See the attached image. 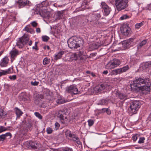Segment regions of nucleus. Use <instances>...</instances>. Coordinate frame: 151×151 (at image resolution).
Here are the masks:
<instances>
[{
  "instance_id": "f257e3e1",
  "label": "nucleus",
  "mask_w": 151,
  "mask_h": 151,
  "mask_svg": "<svg viewBox=\"0 0 151 151\" xmlns=\"http://www.w3.org/2000/svg\"><path fill=\"white\" fill-rule=\"evenodd\" d=\"M68 47L71 49H77L83 45V40L81 38L75 37H71L68 41Z\"/></svg>"
},
{
  "instance_id": "f03ea898",
  "label": "nucleus",
  "mask_w": 151,
  "mask_h": 151,
  "mask_svg": "<svg viewBox=\"0 0 151 151\" xmlns=\"http://www.w3.org/2000/svg\"><path fill=\"white\" fill-rule=\"evenodd\" d=\"M29 40V37L28 34H24L22 36L18 39L16 46L19 48H22L28 42Z\"/></svg>"
},
{
  "instance_id": "7ed1b4c3",
  "label": "nucleus",
  "mask_w": 151,
  "mask_h": 151,
  "mask_svg": "<svg viewBox=\"0 0 151 151\" xmlns=\"http://www.w3.org/2000/svg\"><path fill=\"white\" fill-rule=\"evenodd\" d=\"M128 0H115V4L116 10L119 11L126 8L128 6Z\"/></svg>"
},
{
  "instance_id": "20e7f679",
  "label": "nucleus",
  "mask_w": 151,
  "mask_h": 151,
  "mask_svg": "<svg viewBox=\"0 0 151 151\" xmlns=\"http://www.w3.org/2000/svg\"><path fill=\"white\" fill-rule=\"evenodd\" d=\"M121 63V61L119 59H114L108 63L106 65L107 69H114L119 66Z\"/></svg>"
},
{
  "instance_id": "39448f33",
  "label": "nucleus",
  "mask_w": 151,
  "mask_h": 151,
  "mask_svg": "<svg viewBox=\"0 0 151 151\" xmlns=\"http://www.w3.org/2000/svg\"><path fill=\"white\" fill-rule=\"evenodd\" d=\"M46 3L45 1L42 2L41 4H38L36 6V8L35 9V14H38L42 17H45L46 15L45 14V12L42 11V9H41L43 7H45L47 4H45Z\"/></svg>"
},
{
  "instance_id": "423d86ee",
  "label": "nucleus",
  "mask_w": 151,
  "mask_h": 151,
  "mask_svg": "<svg viewBox=\"0 0 151 151\" xmlns=\"http://www.w3.org/2000/svg\"><path fill=\"white\" fill-rule=\"evenodd\" d=\"M140 107V103L139 101H133L130 103L129 111L132 113H134L137 111Z\"/></svg>"
},
{
  "instance_id": "0eeeda50",
  "label": "nucleus",
  "mask_w": 151,
  "mask_h": 151,
  "mask_svg": "<svg viewBox=\"0 0 151 151\" xmlns=\"http://www.w3.org/2000/svg\"><path fill=\"white\" fill-rule=\"evenodd\" d=\"M145 84L146 85L140 87L139 89L142 91H145V94H147L150 92L151 89L150 88L151 82L149 78H148L147 81L146 82V83Z\"/></svg>"
},
{
  "instance_id": "6e6552de",
  "label": "nucleus",
  "mask_w": 151,
  "mask_h": 151,
  "mask_svg": "<svg viewBox=\"0 0 151 151\" xmlns=\"http://www.w3.org/2000/svg\"><path fill=\"white\" fill-rule=\"evenodd\" d=\"M130 68L128 65H126L120 68H118L112 70V75H117L125 72Z\"/></svg>"
},
{
  "instance_id": "1a4fd4ad",
  "label": "nucleus",
  "mask_w": 151,
  "mask_h": 151,
  "mask_svg": "<svg viewBox=\"0 0 151 151\" xmlns=\"http://www.w3.org/2000/svg\"><path fill=\"white\" fill-rule=\"evenodd\" d=\"M66 91L67 92L70 93L72 95L78 94L80 92L76 86L73 85L67 87Z\"/></svg>"
},
{
  "instance_id": "9d476101",
  "label": "nucleus",
  "mask_w": 151,
  "mask_h": 151,
  "mask_svg": "<svg viewBox=\"0 0 151 151\" xmlns=\"http://www.w3.org/2000/svg\"><path fill=\"white\" fill-rule=\"evenodd\" d=\"M148 78H146L145 80L144 79L141 78H136L135 80H134V83L131 86V87L132 86H135L136 87H138V88H139L140 86H139V85L141 84H145L146 83V81H147Z\"/></svg>"
},
{
  "instance_id": "9b49d317",
  "label": "nucleus",
  "mask_w": 151,
  "mask_h": 151,
  "mask_svg": "<svg viewBox=\"0 0 151 151\" xmlns=\"http://www.w3.org/2000/svg\"><path fill=\"white\" fill-rule=\"evenodd\" d=\"M101 6L104 11V15L105 16L108 15L111 11V8L105 2H101Z\"/></svg>"
},
{
  "instance_id": "f8f14e48",
  "label": "nucleus",
  "mask_w": 151,
  "mask_h": 151,
  "mask_svg": "<svg viewBox=\"0 0 151 151\" xmlns=\"http://www.w3.org/2000/svg\"><path fill=\"white\" fill-rule=\"evenodd\" d=\"M65 115L64 112L61 111H58L57 116L60 119L61 122L64 124H66L67 122V119L66 117L64 116Z\"/></svg>"
},
{
  "instance_id": "ddd939ff",
  "label": "nucleus",
  "mask_w": 151,
  "mask_h": 151,
  "mask_svg": "<svg viewBox=\"0 0 151 151\" xmlns=\"http://www.w3.org/2000/svg\"><path fill=\"white\" fill-rule=\"evenodd\" d=\"M130 29L127 25H124L121 28V31L123 35L125 36L128 35Z\"/></svg>"
},
{
  "instance_id": "4468645a",
  "label": "nucleus",
  "mask_w": 151,
  "mask_h": 151,
  "mask_svg": "<svg viewBox=\"0 0 151 151\" xmlns=\"http://www.w3.org/2000/svg\"><path fill=\"white\" fill-rule=\"evenodd\" d=\"M105 88L106 86L104 84L98 85L93 88V92L96 93H100Z\"/></svg>"
},
{
  "instance_id": "2eb2a0df",
  "label": "nucleus",
  "mask_w": 151,
  "mask_h": 151,
  "mask_svg": "<svg viewBox=\"0 0 151 151\" xmlns=\"http://www.w3.org/2000/svg\"><path fill=\"white\" fill-rule=\"evenodd\" d=\"M29 2V1L27 0H18L16 2L19 8H22L25 6L28 5Z\"/></svg>"
},
{
  "instance_id": "dca6fc26",
  "label": "nucleus",
  "mask_w": 151,
  "mask_h": 151,
  "mask_svg": "<svg viewBox=\"0 0 151 151\" xmlns=\"http://www.w3.org/2000/svg\"><path fill=\"white\" fill-rule=\"evenodd\" d=\"M133 38H130L128 40H126L123 41L122 44L123 47L125 49L129 48L131 43L133 41Z\"/></svg>"
},
{
  "instance_id": "f3484780",
  "label": "nucleus",
  "mask_w": 151,
  "mask_h": 151,
  "mask_svg": "<svg viewBox=\"0 0 151 151\" xmlns=\"http://www.w3.org/2000/svg\"><path fill=\"white\" fill-rule=\"evenodd\" d=\"M101 14L98 13H96L92 15V19L91 22H93L95 23H97L98 20L101 18Z\"/></svg>"
},
{
  "instance_id": "a211bd4d",
  "label": "nucleus",
  "mask_w": 151,
  "mask_h": 151,
  "mask_svg": "<svg viewBox=\"0 0 151 151\" xmlns=\"http://www.w3.org/2000/svg\"><path fill=\"white\" fill-rule=\"evenodd\" d=\"M8 57L6 56L3 58L1 60L0 65L2 67H6L7 66L9 62Z\"/></svg>"
},
{
  "instance_id": "6ab92c4d",
  "label": "nucleus",
  "mask_w": 151,
  "mask_h": 151,
  "mask_svg": "<svg viewBox=\"0 0 151 151\" xmlns=\"http://www.w3.org/2000/svg\"><path fill=\"white\" fill-rule=\"evenodd\" d=\"M10 54L11 55V57L12 58L11 60L12 61V59L13 60L15 59V58L19 55V52L18 50H12L10 52Z\"/></svg>"
},
{
  "instance_id": "aec40b11",
  "label": "nucleus",
  "mask_w": 151,
  "mask_h": 151,
  "mask_svg": "<svg viewBox=\"0 0 151 151\" xmlns=\"http://www.w3.org/2000/svg\"><path fill=\"white\" fill-rule=\"evenodd\" d=\"M71 138H72L73 140L78 145H80L81 144L80 141L79 140V138L75 134H73Z\"/></svg>"
},
{
  "instance_id": "412c9836",
  "label": "nucleus",
  "mask_w": 151,
  "mask_h": 151,
  "mask_svg": "<svg viewBox=\"0 0 151 151\" xmlns=\"http://www.w3.org/2000/svg\"><path fill=\"white\" fill-rule=\"evenodd\" d=\"M147 40H143L140 42H139L137 45V48L138 50L140 49L143 45H145L147 43Z\"/></svg>"
},
{
  "instance_id": "4be33fe9",
  "label": "nucleus",
  "mask_w": 151,
  "mask_h": 151,
  "mask_svg": "<svg viewBox=\"0 0 151 151\" xmlns=\"http://www.w3.org/2000/svg\"><path fill=\"white\" fill-rule=\"evenodd\" d=\"M89 2L87 0H84L82 3L81 7L85 9H87L88 8L87 6L89 5Z\"/></svg>"
},
{
  "instance_id": "5701e85b",
  "label": "nucleus",
  "mask_w": 151,
  "mask_h": 151,
  "mask_svg": "<svg viewBox=\"0 0 151 151\" xmlns=\"http://www.w3.org/2000/svg\"><path fill=\"white\" fill-rule=\"evenodd\" d=\"M15 109L17 118H19L20 116L22 115L23 112L17 107H16Z\"/></svg>"
},
{
  "instance_id": "b1692460",
  "label": "nucleus",
  "mask_w": 151,
  "mask_h": 151,
  "mask_svg": "<svg viewBox=\"0 0 151 151\" xmlns=\"http://www.w3.org/2000/svg\"><path fill=\"white\" fill-rule=\"evenodd\" d=\"M64 52L63 51H61L59 52L57 54L55 55V59L57 60L60 59L62 57V55H63Z\"/></svg>"
},
{
  "instance_id": "393cba45",
  "label": "nucleus",
  "mask_w": 151,
  "mask_h": 151,
  "mask_svg": "<svg viewBox=\"0 0 151 151\" xmlns=\"http://www.w3.org/2000/svg\"><path fill=\"white\" fill-rule=\"evenodd\" d=\"M23 30L26 31L27 32L30 33L31 34H32L34 32L33 29L30 28L29 26H26L23 29Z\"/></svg>"
},
{
  "instance_id": "a878e982",
  "label": "nucleus",
  "mask_w": 151,
  "mask_h": 151,
  "mask_svg": "<svg viewBox=\"0 0 151 151\" xmlns=\"http://www.w3.org/2000/svg\"><path fill=\"white\" fill-rule=\"evenodd\" d=\"M10 70V69L9 68L6 70H1L0 71V77L2 75H6L7 74L9 73L10 72H9V71Z\"/></svg>"
},
{
  "instance_id": "bb28decb",
  "label": "nucleus",
  "mask_w": 151,
  "mask_h": 151,
  "mask_svg": "<svg viewBox=\"0 0 151 151\" xmlns=\"http://www.w3.org/2000/svg\"><path fill=\"white\" fill-rule=\"evenodd\" d=\"M119 97L121 100H125L127 99V96L125 94H124L121 93H119Z\"/></svg>"
},
{
  "instance_id": "cd10ccee",
  "label": "nucleus",
  "mask_w": 151,
  "mask_h": 151,
  "mask_svg": "<svg viewBox=\"0 0 151 151\" xmlns=\"http://www.w3.org/2000/svg\"><path fill=\"white\" fill-rule=\"evenodd\" d=\"M70 59L72 60H76L78 59L77 54L75 53L72 54L70 55Z\"/></svg>"
},
{
  "instance_id": "c85d7f7f",
  "label": "nucleus",
  "mask_w": 151,
  "mask_h": 151,
  "mask_svg": "<svg viewBox=\"0 0 151 151\" xmlns=\"http://www.w3.org/2000/svg\"><path fill=\"white\" fill-rule=\"evenodd\" d=\"M50 62V59L48 58H45L43 60V63L44 65H47Z\"/></svg>"
},
{
  "instance_id": "c756f323",
  "label": "nucleus",
  "mask_w": 151,
  "mask_h": 151,
  "mask_svg": "<svg viewBox=\"0 0 151 151\" xmlns=\"http://www.w3.org/2000/svg\"><path fill=\"white\" fill-rule=\"evenodd\" d=\"M108 103V101L106 100L102 99L98 104L100 105H104Z\"/></svg>"
},
{
  "instance_id": "7c9ffc66",
  "label": "nucleus",
  "mask_w": 151,
  "mask_h": 151,
  "mask_svg": "<svg viewBox=\"0 0 151 151\" xmlns=\"http://www.w3.org/2000/svg\"><path fill=\"white\" fill-rule=\"evenodd\" d=\"M151 66V62H147L144 64L143 68H147Z\"/></svg>"
},
{
  "instance_id": "2f4dec72",
  "label": "nucleus",
  "mask_w": 151,
  "mask_h": 151,
  "mask_svg": "<svg viewBox=\"0 0 151 151\" xmlns=\"http://www.w3.org/2000/svg\"><path fill=\"white\" fill-rule=\"evenodd\" d=\"M56 102L57 104H61L65 102V101L63 100L61 98H60V99L59 98L56 100Z\"/></svg>"
},
{
  "instance_id": "473e14b6",
  "label": "nucleus",
  "mask_w": 151,
  "mask_h": 151,
  "mask_svg": "<svg viewBox=\"0 0 151 151\" xmlns=\"http://www.w3.org/2000/svg\"><path fill=\"white\" fill-rule=\"evenodd\" d=\"M25 123L28 129L30 128L32 126V123L29 120L28 121L26 120Z\"/></svg>"
},
{
  "instance_id": "72a5a7b5",
  "label": "nucleus",
  "mask_w": 151,
  "mask_h": 151,
  "mask_svg": "<svg viewBox=\"0 0 151 151\" xmlns=\"http://www.w3.org/2000/svg\"><path fill=\"white\" fill-rule=\"evenodd\" d=\"M143 22H142L140 23H137L135 24V28L137 29H139L143 25Z\"/></svg>"
},
{
  "instance_id": "f704fd0d",
  "label": "nucleus",
  "mask_w": 151,
  "mask_h": 151,
  "mask_svg": "<svg viewBox=\"0 0 151 151\" xmlns=\"http://www.w3.org/2000/svg\"><path fill=\"white\" fill-rule=\"evenodd\" d=\"M73 134L70 131L67 130L65 132V135L66 137L69 136L70 137H71Z\"/></svg>"
},
{
  "instance_id": "c9c22d12",
  "label": "nucleus",
  "mask_w": 151,
  "mask_h": 151,
  "mask_svg": "<svg viewBox=\"0 0 151 151\" xmlns=\"http://www.w3.org/2000/svg\"><path fill=\"white\" fill-rule=\"evenodd\" d=\"M42 39L43 41L46 42L49 39V37L47 36H42Z\"/></svg>"
},
{
  "instance_id": "e433bc0d",
  "label": "nucleus",
  "mask_w": 151,
  "mask_h": 151,
  "mask_svg": "<svg viewBox=\"0 0 151 151\" xmlns=\"http://www.w3.org/2000/svg\"><path fill=\"white\" fill-rule=\"evenodd\" d=\"M129 16L127 15V14H124L120 18V19L121 20H123L124 19H126L129 18Z\"/></svg>"
},
{
  "instance_id": "4c0bfd02",
  "label": "nucleus",
  "mask_w": 151,
  "mask_h": 151,
  "mask_svg": "<svg viewBox=\"0 0 151 151\" xmlns=\"http://www.w3.org/2000/svg\"><path fill=\"white\" fill-rule=\"evenodd\" d=\"M1 112H2V114H3V116H0V118H4L6 115V112H5L3 109H0V114H1Z\"/></svg>"
},
{
  "instance_id": "58836bf2",
  "label": "nucleus",
  "mask_w": 151,
  "mask_h": 151,
  "mask_svg": "<svg viewBox=\"0 0 151 151\" xmlns=\"http://www.w3.org/2000/svg\"><path fill=\"white\" fill-rule=\"evenodd\" d=\"M34 114L35 116L40 119H42V116L39 113L35 112Z\"/></svg>"
},
{
  "instance_id": "ea45409f",
  "label": "nucleus",
  "mask_w": 151,
  "mask_h": 151,
  "mask_svg": "<svg viewBox=\"0 0 151 151\" xmlns=\"http://www.w3.org/2000/svg\"><path fill=\"white\" fill-rule=\"evenodd\" d=\"M29 146L31 147L32 148L34 149V147L35 146V142L30 141H29Z\"/></svg>"
},
{
  "instance_id": "a19ab883",
  "label": "nucleus",
  "mask_w": 151,
  "mask_h": 151,
  "mask_svg": "<svg viewBox=\"0 0 151 151\" xmlns=\"http://www.w3.org/2000/svg\"><path fill=\"white\" fill-rule=\"evenodd\" d=\"M35 146L34 147V149H37L40 147L41 145L40 144L36 142H35Z\"/></svg>"
},
{
  "instance_id": "79ce46f5",
  "label": "nucleus",
  "mask_w": 151,
  "mask_h": 151,
  "mask_svg": "<svg viewBox=\"0 0 151 151\" xmlns=\"http://www.w3.org/2000/svg\"><path fill=\"white\" fill-rule=\"evenodd\" d=\"M7 130V128H5L3 126H0V133L3 131H6Z\"/></svg>"
},
{
  "instance_id": "37998d69",
  "label": "nucleus",
  "mask_w": 151,
  "mask_h": 151,
  "mask_svg": "<svg viewBox=\"0 0 151 151\" xmlns=\"http://www.w3.org/2000/svg\"><path fill=\"white\" fill-rule=\"evenodd\" d=\"M145 138L144 137H140L138 143L139 144H141L144 143Z\"/></svg>"
},
{
  "instance_id": "c03bdc74",
  "label": "nucleus",
  "mask_w": 151,
  "mask_h": 151,
  "mask_svg": "<svg viewBox=\"0 0 151 151\" xmlns=\"http://www.w3.org/2000/svg\"><path fill=\"white\" fill-rule=\"evenodd\" d=\"M88 125L90 127L94 123V121L91 119H89L88 121Z\"/></svg>"
},
{
  "instance_id": "a18cd8bd",
  "label": "nucleus",
  "mask_w": 151,
  "mask_h": 151,
  "mask_svg": "<svg viewBox=\"0 0 151 151\" xmlns=\"http://www.w3.org/2000/svg\"><path fill=\"white\" fill-rule=\"evenodd\" d=\"M52 131L53 130L50 127H48L46 129V132L48 134L51 133Z\"/></svg>"
},
{
  "instance_id": "49530a36",
  "label": "nucleus",
  "mask_w": 151,
  "mask_h": 151,
  "mask_svg": "<svg viewBox=\"0 0 151 151\" xmlns=\"http://www.w3.org/2000/svg\"><path fill=\"white\" fill-rule=\"evenodd\" d=\"M60 151H73L72 148H65L60 150Z\"/></svg>"
},
{
  "instance_id": "de8ad7c7",
  "label": "nucleus",
  "mask_w": 151,
  "mask_h": 151,
  "mask_svg": "<svg viewBox=\"0 0 151 151\" xmlns=\"http://www.w3.org/2000/svg\"><path fill=\"white\" fill-rule=\"evenodd\" d=\"M39 83L38 82H37L35 81L34 82L33 81H32L31 82V83L32 85L34 86H37Z\"/></svg>"
},
{
  "instance_id": "09e8293b",
  "label": "nucleus",
  "mask_w": 151,
  "mask_h": 151,
  "mask_svg": "<svg viewBox=\"0 0 151 151\" xmlns=\"http://www.w3.org/2000/svg\"><path fill=\"white\" fill-rule=\"evenodd\" d=\"M78 55L79 56H80L81 55H83L84 54V52L83 50H79V51H78Z\"/></svg>"
},
{
  "instance_id": "8fccbe9b",
  "label": "nucleus",
  "mask_w": 151,
  "mask_h": 151,
  "mask_svg": "<svg viewBox=\"0 0 151 151\" xmlns=\"http://www.w3.org/2000/svg\"><path fill=\"white\" fill-rule=\"evenodd\" d=\"M5 138L4 135L3 134L0 135V141H3L5 139Z\"/></svg>"
},
{
  "instance_id": "3c124183",
  "label": "nucleus",
  "mask_w": 151,
  "mask_h": 151,
  "mask_svg": "<svg viewBox=\"0 0 151 151\" xmlns=\"http://www.w3.org/2000/svg\"><path fill=\"white\" fill-rule=\"evenodd\" d=\"M9 78L11 80H14L17 78V76L16 75H14L12 76H9Z\"/></svg>"
},
{
  "instance_id": "603ef678",
  "label": "nucleus",
  "mask_w": 151,
  "mask_h": 151,
  "mask_svg": "<svg viewBox=\"0 0 151 151\" xmlns=\"http://www.w3.org/2000/svg\"><path fill=\"white\" fill-rule=\"evenodd\" d=\"M80 59L81 60H85L86 58V56L84 55L80 56Z\"/></svg>"
},
{
  "instance_id": "864d4df0",
  "label": "nucleus",
  "mask_w": 151,
  "mask_h": 151,
  "mask_svg": "<svg viewBox=\"0 0 151 151\" xmlns=\"http://www.w3.org/2000/svg\"><path fill=\"white\" fill-rule=\"evenodd\" d=\"M3 134L4 135L5 138L7 136H10V138L12 136L10 132H7L5 134Z\"/></svg>"
},
{
  "instance_id": "5fc2aeb1",
  "label": "nucleus",
  "mask_w": 151,
  "mask_h": 151,
  "mask_svg": "<svg viewBox=\"0 0 151 151\" xmlns=\"http://www.w3.org/2000/svg\"><path fill=\"white\" fill-rule=\"evenodd\" d=\"M132 139L134 142H135L137 139V135H134L132 137Z\"/></svg>"
},
{
  "instance_id": "6e6d98bb",
  "label": "nucleus",
  "mask_w": 151,
  "mask_h": 151,
  "mask_svg": "<svg viewBox=\"0 0 151 151\" xmlns=\"http://www.w3.org/2000/svg\"><path fill=\"white\" fill-rule=\"evenodd\" d=\"M55 126L56 129H57L59 128L60 125L59 123H58L57 122H56L55 124Z\"/></svg>"
},
{
  "instance_id": "4d7b16f0",
  "label": "nucleus",
  "mask_w": 151,
  "mask_h": 151,
  "mask_svg": "<svg viewBox=\"0 0 151 151\" xmlns=\"http://www.w3.org/2000/svg\"><path fill=\"white\" fill-rule=\"evenodd\" d=\"M32 25L34 27H35L37 26V23L35 22H33L32 23Z\"/></svg>"
},
{
  "instance_id": "13d9d810",
  "label": "nucleus",
  "mask_w": 151,
  "mask_h": 151,
  "mask_svg": "<svg viewBox=\"0 0 151 151\" xmlns=\"http://www.w3.org/2000/svg\"><path fill=\"white\" fill-rule=\"evenodd\" d=\"M124 102V101H119V106L121 107L122 106Z\"/></svg>"
},
{
  "instance_id": "bf43d9fd",
  "label": "nucleus",
  "mask_w": 151,
  "mask_h": 151,
  "mask_svg": "<svg viewBox=\"0 0 151 151\" xmlns=\"http://www.w3.org/2000/svg\"><path fill=\"white\" fill-rule=\"evenodd\" d=\"M106 112L108 115H110L111 114V111L110 110L108 109H107V110Z\"/></svg>"
},
{
  "instance_id": "052dcab7",
  "label": "nucleus",
  "mask_w": 151,
  "mask_h": 151,
  "mask_svg": "<svg viewBox=\"0 0 151 151\" xmlns=\"http://www.w3.org/2000/svg\"><path fill=\"white\" fill-rule=\"evenodd\" d=\"M36 31L37 33H40L41 31L40 29L39 28H37L36 29Z\"/></svg>"
},
{
  "instance_id": "680f3d73",
  "label": "nucleus",
  "mask_w": 151,
  "mask_h": 151,
  "mask_svg": "<svg viewBox=\"0 0 151 151\" xmlns=\"http://www.w3.org/2000/svg\"><path fill=\"white\" fill-rule=\"evenodd\" d=\"M108 73V72L107 70H105L103 71V74H107Z\"/></svg>"
},
{
  "instance_id": "e2e57ef3",
  "label": "nucleus",
  "mask_w": 151,
  "mask_h": 151,
  "mask_svg": "<svg viewBox=\"0 0 151 151\" xmlns=\"http://www.w3.org/2000/svg\"><path fill=\"white\" fill-rule=\"evenodd\" d=\"M107 110V109L106 108H103L102 109V111L103 112H105Z\"/></svg>"
},
{
  "instance_id": "0e129e2a",
  "label": "nucleus",
  "mask_w": 151,
  "mask_h": 151,
  "mask_svg": "<svg viewBox=\"0 0 151 151\" xmlns=\"http://www.w3.org/2000/svg\"><path fill=\"white\" fill-rule=\"evenodd\" d=\"M148 119L149 121H151V114L149 115L148 118Z\"/></svg>"
},
{
  "instance_id": "69168bd1",
  "label": "nucleus",
  "mask_w": 151,
  "mask_h": 151,
  "mask_svg": "<svg viewBox=\"0 0 151 151\" xmlns=\"http://www.w3.org/2000/svg\"><path fill=\"white\" fill-rule=\"evenodd\" d=\"M32 41L31 40H30L29 42V43H28V44L30 46L32 45Z\"/></svg>"
},
{
  "instance_id": "338daca9",
  "label": "nucleus",
  "mask_w": 151,
  "mask_h": 151,
  "mask_svg": "<svg viewBox=\"0 0 151 151\" xmlns=\"http://www.w3.org/2000/svg\"><path fill=\"white\" fill-rule=\"evenodd\" d=\"M4 52V50L0 51V56H1Z\"/></svg>"
},
{
  "instance_id": "774afa93",
  "label": "nucleus",
  "mask_w": 151,
  "mask_h": 151,
  "mask_svg": "<svg viewBox=\"0 0 151 151\" xmlns=\"http://www.w3.org/2000/svg\"><path fill=\"white\" fill-rule=\"evenodd\" d=\"M91 74L93 77H94L95 76V75L93 73H91Z\"/></svg>"
}]
</instances>
